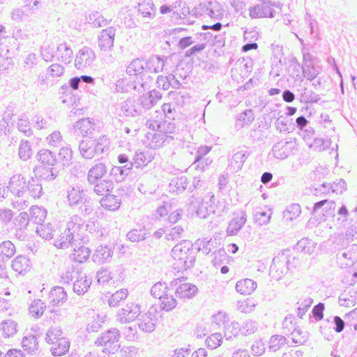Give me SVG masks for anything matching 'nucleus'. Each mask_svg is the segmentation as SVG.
<instances>
[{"instance_id": "obj_4", "label": "nucleus", "mask_w": 357, "mask_h": 357, "mask_svg": "<svg viewBox=\"0 0 357 357\" xmlns=\"http://www.w3.org/2000/svg\"><path fill=\"white\" fill-rule=\"evenodd\" d=\"M120 337V333L118 329L111 328L102 335L97 338L95 344L97 346H104L105 348L103 351L108 353H114L120 347L118 344Z\"/></svg>"}, {"instance_id": "obj_52", "label": "nucleus", "mask_w": 357, "mask_h": 357, "mask_svg": "<svg viewBox=\"0 0 357 357\" xmlns=\"http://www.w3.org/2000/svg\"><path fill=\"white\" fill-rule=\"evenodd\" d=\"M50 298L52 303L58 305L67 299V294L63 287H56L51 290Z\"/></svg>"}, {"instance_id": "obj_24", "label": "nucleus", "mask_w": 357, "mask_h": 357, "mask_svg": "<svg viewBox=\"0 0 357 357\" xmlns=\"http://www.w3.org/2000/svg\"><path fill=\"white\" fill-rule=\"evenodd\" d=\"M198 288L190 283H183L178 285L176 289V295L181 298H192L197 293Z\"/></svg>"}, {"instance_id": "obj_46", "label": "nucleus", "mask_w": 357, "mask_h": 357, "mask_svg": "<svg viewBox=\"0 0 357 357\" xmlns=\"http://www.w3.org/2000/svg\"><path fill=\"white\" fill-rule=\"evenodd\" d=\"M91 250L89 247H75L70 258L79 263L85 261L90 256Z\"/></svg>"}, {"instance_id": "obj_38", "label": "nucleus", "mask_w": 357, "mask_h": 357, "mask_svg": "<svg viewBox=\"0 0 357 357\" xmlns=\"http://www.w3.org/2000/svg\"><path fill=\"white\" fill-rule=\"evenodd\" d=\"M145 63L139 59H134L126 68V73L130 76H139L142 73H146Z\"/></svg>"}, {"instance_id": "obj_43", "label": "nucleus", "mask_w": 357, "mask_h": 357, "mask_svg": "<svg viewBox=\"0 0 357 357\" xmlns=\"http://www.w3.org/2000/svg\"><path fill=\"white\" fill-rule=\"evenodd\" d=\"M308 146L315 151L321 152L328 149L331 144V140L322 137H313L312 142H307Z\"/></svg>"}, {"instance_id": "obj_60", "label": "nucleus", "mask_w": 357, "mask_h": 357, "mask_svg": "<svg viewBox=\"0 0 357 357\" xmlns=\"http://www.w3.org/2000/svg\"><path fill=\"white\" fill-rule=\"evenodd\" d=\"M295 317L292 314L286 316L282 324V333L289 335L297 326L295 323Z\"/></svg>"}, {"instance_id": "obj_30", "label": "nucleus", "mask_w": 357, "mask_h": 357, "mask_svg": "<svg viewBox=\"0 0 357 357\" xmlns=\"http://www.w3.org/2000/svg\"><path fill=\"white\" fill-rule=\"evenodd\" d=\"M12 268L19 274H24L31 268L30 260L26 257L18 256L13 261Z\"/></svg>"}, {"instance_id": "obj_29", "label": "nucleus", "mask_w": 357, "mask_h": 357, "mask_svg": "<svg viewBox=\"0 0 357 357\" xmlns=\"http://www.w3.org/2000/svg\"><path fill=\"white\" fill-rule=\"evenodd\" d=\"M26 192H28L33 198H39L43 195L42 184L39 181V178L31 177L26 183Z\"/></svg>"}, {"instance_id": "obj_25", "label": "nucleus", "mask_w": 357, "mask_h": 357, "mask_svg": "<svg viewBox=\"0 0 357 357\" xmlns=\"http://www.w3.org/2000/svg\"><path fill=\"white\" fill-rule=\"evenodd\" d=\"M36 158L41 163L40 165L52 166L59 165L56 155L48 149H42L38 152Z\"/></svg>"}, {"instance_id": "obj_34", "label": "nucleus", "mask_w": 357, "mask_h": 357, "mask_svg": "<svg viewBox=\"0 0 357 357\" xmlns=\"http://www.w3.org/2000/svg\"><path fill=\"white\" fill-rule=\"evenodd\" d=\"M58 60L61 62L68 64L72 61L73 50L66 43H61L56 47Z\"/></svg>"}, {"instance_id": "obj_19", "label": "nucleus", "mask_w": 357, "mask_h": 357, "mask_svg": "<svg viewBox=\"0 0 357 357\" xmlns=\"http://www.w3.org/2000/svg\"><path fill=\"white\" fill-rule=\"evenodd\" d=\"M133 167L121 165L120 166L114 165L109 171V176L117 183L125 181L126 177L131 173Z\"/></svg>"}, {"instance_id": "obj_21", "label": "nucleus", "mask_w": 357, "mask_h": 357, "mask_svg": "<svg viewBox=\"0 0 357 357\" xmlns=\"http://www.w3.org/2000/svg\"><path fill=\"white\" fill-rule=\"evenodd\" d=\"M87 197L83 189L79 187H70L67 191V198L69 205L77 206Z\"/></svg>"}, {"instance_id": "obj_8", "label": "nucleus", "mask_w": 357, "mask_h": 357, "mask_svg": "<svg viewBox=\"0 0 357 357\" xmlns=\"http://www.w3.org/2000/svg\"><path fill=\"white\" fill-rule=\"evenodd\" d=\"M140 314V306L135 303H128L119 310L116 314L117 320L121 323H130L135 320Z\"/></svg>"}, {"instance_id": "obj_12", "label": "nucleus", "mask_w": 357, "mask_h": 357, "mask_svg": "<svg viewBox=\"0 0 357 357\" xmlns=\"http://www.w3.org/2000/svg\"><path fill=\"white\" fill-rule=\"evenodd\" d=\"M116 29L114 26H109L103 29L98 36V46L102 51H108L114 45Z\"/></svg>"}, {"instance_id": "obj_41", "label": "nucleus", "mask_w": 357, "mask_h": 357, "mask_svg": "<svg viewBox=\"0 0 357 357\" xmlns=\"http://www.w3.org/2000/svg\"><path fill=\"white\" fill-rule=\"evenodd\" d=\"M86 20L93 27H102L109 24L112 20H107L100 15L99 12L95 11L86 17Z\"/></svg>"}, {"instance_id": "obj_40", "label": "nucleus", "mask_w": 357, "mask_h": 357, "mask_svg": "<svg viewBox=\"0 0 357 357\" xmlns=\"http://www.w3.org/2000/svg\"><path fill=\"white\" fill-rule=\"evenodd\" d=\"M58 155V162H59L61 168L64 167H69L72 164L73 151L70 147L65 146L61 148Z\"/></svg>"}, {"instance_id": "obj_22", "label": "nucleus", "mask_w": 357, "mask_h": 357, "mask_svg": "<svg viewBox=\"0 0 357 357\" xmlns=\"http://www.w3.org/2000/svg\"><path fill=\"white\" fill-rule=\"evenodd\" d=\"M348 248L346 247L345 250L338 256V260L342 266H353L357 261V247H352L351 250H347Z\"/></svg>"}, {"instance_id": "obj_55", "label": "nucleus", "mask_w": 357, "mask_h": 357, "mask_svg": "<svg viewBox=\"0 0 357 357\" xmlns=\"http://www.w3.org/2000/svg\"><path fill=\"white\" fill-rule=\"evenodd\" d=\"M255 119V115L252 109H246L239 114L236 119V126L243 128L246 125H249Z\"/></svg>"}, {"instance_id": "obj_54", "label": "nucleus", "mask_w": 357, "mask_h": 357, "mask_svg": "<svg viewBox=\"0 0 357 357\" xmlns=\"http://www.w3.org/2000/svg\"><path fill=\"white\" fill-rule=\"evenodd\" d=\"M0 331L5 337H9L17 332V324L12 320H5L0 323Z\"/></svg>"}, {"instance_id": "obj_45", "label": "nucleus", "mask_w": 357, "mask_h": 357, "mask_svg": "<svg viewBox=\"0 0 357 357\" xmlns=\"http://www.w3.org/2000/svg\"><path fill=\"white\" fill-rule=\"evenodd\" d=\"M121 112L128 117L138 116L140 114L135 107V101L131 99H127L121 103Z\"/></svg>"}, {"instance_id": "obj_44", "label": "nucleus", "mask_w": 357, "mask_h": 357, "mask_svg": "<svg viewBox=\"0 0 357 357\" xmlns=\"http://www.w3.org/2000/svg\"><path fill=\"white\" fill-rule=\"evenodd\" d=\"M286 344H287V340L284 336L280 335H272L269 340L268 351L276 352Z\"/></svg>"}, {"instance_id": "obj_61", "label": "nucleus", "mask_w": 357, "mask_h": 357, "mask_svg": "<svg viewBox=\"0 0 357 357\" xmlns=\"http://www.w3.org/2000/svg\"><path fill=\"white\" fill-rule=\"evenodd\" d=\"M17 127L20 132L26 136L32 135V130L30 128L29 119L26 114H22L18 119Z\"/></svg>"}, {"instance_id": "obj_32", "label": "nucleus", "mask_w": 357, "mask_h": 357, "mask_svg": "<svg viewBox=\"0 0 357 357\" xmlns=\"http://www.w3.org/2000/svg\"><path fill=\"white\" fill-rule=\"evenodd\" d=\"M188 185V178L185 176L173 178L169 183L170 191L176 195L181 194L186 190Z\"/></svg>"}, {"instance_id": "obj_57", "label": "nucleus", "mask_w": 357, "mask_h": 357, "mask_svg": "<svg viewBox=\"0 0 357 357\" xmlns=\"http://www.w3.org/2000/svg\"><path fill=\"white\" fill-rule=\"evenodd\" d=\"M45 308L46 305L41 300H34L29 307V314L35 318H39L43 315Z\"/></svg>"}, {"instance_id": "obj_51", "label": "nucleus", "mask_w": 357, "mask_h": 357, "mask_svg": "<svg viewBox=\"0 0 357 357\" xmlns=\"http://www.w3.org/2000/svg\"><path fill=\"white\" fill-rule=\"evenodd\" d=\"M301 213V208L298 204H291L283 211V219L291 221L296 219Z\"/></svg>"}, {"instance_id": "obj_3", "label": "nucleus", "mask_w": 357, "mask_h": 357, "mask_svg": "<svg viewBox=\"0 0 357 357\" xmlns=\"http://www.w3.org/2000/svg\"><path fill=\"white\" fill-rule=\"evenodd\" d=\"M152 81L153 77L149 73H142L139 76L135 75L133 77H130L129 80L124 79L118 81L116 87L118 88V91L123 93L135 91L142 93L149 89Z\"/></svg>"}, {"instance_id": "obj_37", "label": "nucleus", "mask_w": 357, "mask_h": 357, "mask_svg": "<svg viewBox=\"0 0 357 357\" xmlns=\"http://www.w3.org/2000/svg\"><path fill=\"white\" fill-rule=\"evenodd\" d=\"M29 218L34 224L41 225L47 216V211L43 207L33 206L30 208Z\"/></svg>"}, {"instance_id": "obj_50", "label": "nucleus", "mask_w": 357, "mask_h": 357, "mask_svg": "<svg viewBox=\"0 0 357 357\" xmlns=\"http://www.w3.org/2000/svg\"><path fill=\"white\" fill-rule=\"evenodd\" d=\"M93 185V191L98 195H102L105 193L112 191V182L109 180H100L96 183H89Z\"/></svg>"}, {"instance_id": "obj_62", "label": "nucleus", "mask_w": 357, "mask_h": 357, "mask_svg": "<svg viewBox=\"0 0 357 357\" xmlns=\"http://www.w3.org/2000/svg\"><path fill=\"white\" fill-rule=\"evenodd\" d=\"M169 289L167 284L165 282H158L155 283L151 289V294L154 298L160 299L165 296Z\"/></svg>"}, {"instance_id": "obj_56", "label": "nucleus", "mask_w": 357, "mask_h": 357, "mask_svg": "<svg viewBox=\"0 0 357 357\" xmlns=\"http://www.w3.org/2000/svg\"><path fill=\"white\" fill-rule=\"evenodd\" d=\"M63 332L59 326H51L46 332L45 341L47 343L52 344L56 342L59 338H64Z\"/></svg>"}, {"instance_id": "obj_6", "label": "nucleus", "mask_w": 357, "mask_h": 357, "mask_svg": "<svg viewBox=\"0 0 357 357\" xmlns=\"http://www.w3.org/2000/svg\"><path fill=\"white\" fill-rule=\"evenodd\" d=\"M335 202L333 200L327 199H322L314 204L312 213L316 216L322 214L320 218V222L326 221L328 218H333L335 216Z\"/></svg>"}, {"instance_id": "obj_7", "label": "nucleus", "mask_w": 357, "mask_h": 357, "mask_svg": "<svg viewBox=\"0 0 357 357\" xmlns=\"http://www.w3.org/2000/svg\"><path fill=\"white\" fill-rule=\"evenodd\" d=\"M296 141L295 138H290L289 140H281L275 144L271 149L273 156L280 160L287 158L296 148Z\"/></svg>"}, {"instance_id": "obj_33", "label": "nucleus", "mask_w": 357, "mask_h": 357, "mask_svg": "<svg viewBox=\"0 0 357 357\" xmlns=\"http://www.w3.org/2000/svg\"><path fill=\"white\" fill-rule=\"evenodd\" d=\"M152 160L151 155L149 151H136L132 158L133 167L142 169Z\"/></svg>"}, {"instance_id": "obj_49", "label": "nucleus", "mask_w": 357, "mask_h": 357, "mask_svg": "<svg viewBox=\"0 0 357 357\" xmlns=\"http://www.w3.org/2000/svg\"><path fill=\"white\" fill-rule=\"evenodd\" d=\"M321 98L319 94L315 93L312 90L304 88L301 90L299 100L302 103L312 104L317 103L320 100Z\"/></svg>"}, {"instance_id": "obj_35", "label": "nucleus", "mask_w": 357, "mask_h": 357, "mask_svg": "<svg viewBox=\"0 0 357 357\" xmlns=\"http://www.w3.org/2000/svg\"><path fill=\"white\" fill-rule=\"evenodd\" d=\"M113 251L109 247H97L93 255V260L96 263L103 264L112 256Z\"/></svg>"}, {"instance_id": "obj_26", "label": "nucleus", "mask_w": 357, "mask_h": 357, "mask_svg": "<svg viewBox=\"0 0 357 357\" xmlns=\"http://www.w3.org/2000/svg\"><path fill=\"white\" fill-rule=\"evenodd\" d=\"M100 203L105 209L114 211L119 208L121 200L116 195L107 194L100 199Z\"/></svg>"}, {"instance_id": "obj_11", "label": "nucleus", "mask_w": 357, "mask_h": 357, "mask_svg": "<svg viewBox=\"0 0 357 357\" xmlns=\"http://www.w3.org/2000/svg\"><path fill=\"white\" fill-rule=\"evenodd\" d=\"M26 183L24 176L15 174L10 178L7 188L13 195L20 197L26 192Z\"/></svg>"}, {"instance_id": "obj_31", "label": "nucleus", "mask_w": 357, "mask_h": 357, "mask_svg": "<svg viewBox=\"0 0 357 357\" xmlns=\"http://www.w3.org/2000/svg\"><path fill=\"white\" fill-rule=\"evenodd\" d=\"M94 145V155H100L109 150V139L105 135H102L98 137L94 136L93 138Z\"/></svg>"}, {"instance_id": "obj_39", "label": "nucleus", "mask_w": 357, "mask_h": 357, "mask_svg": "<svg viewBox=\"0 0 357 357\" xmlns=\"http://www.w3.org/2000/svg\"><path fill=\"white\" fill-rule=\"evenodd\" d=\"M250 153L247 151H240L236 152L231 158L230 165L234 170L238 172L241 169L245 161L250 155Z\"/></svg>"}, {"instance_id": "obj_23", "label": "nucleus", "mask_w": 357, "mask_h": 357, "mask_svg": "<svg viewBox=\"0 0 357 357\" xmlns=\"http://www.w3.org/2000/svg\"><path fill=\"white\" fill-rule=\"evenodd\" d=\"M93 138L86 137L79 141V151L85 159H92L94 157Z\"/></svg>"}, {"instance_id": "obj_47", "label": "nucleus", "mask_w": 357, "mask_h": 357, "mask_svg": "<svg viewBox=\"0 0 357 357\" xmlns=\"http://www.w3.org/2000/svg\"><path fill=\"white\" fill-rule=\"evenodd\" d=\"M91 282L85 275L79 276L73 283V291L78 295L84 294L87 291Z\"/></svg>"}, {"instance_id": "obj_53", "label": "nucleus", "mask_w": 357, "mask_h": 357, "mask_svg": "<svg viewBox=\"0 0 357 357\" xmlns=\"http://www.w3.org/2000/svg\"><path fill=\"white\" fill-rule=\"evenodd\" d=\"M303 75L306 77L310 82L314 80L318 75L320 74L321 68L318 66H315L314 63L312 65H307L301 66Z\"/></svg>"}, {"instance_id": "obj_36", "label": "nucleus", "mask_w": 357, "mask_h": 357, "mask_svg": "<svg viewBox=\"0 0 357 357\" xmlns=\"http://www.w3.org/2000/svg\"><path fill=\"white\" fill-rule=\"evenodd\" d=\"M138 12L142 17L153 19L155 15V6L152 0L144 1L138 4Z\"/></svg>"}, {"instance_id": "obj_10", "label": "nucleus", "mask_w": 357, "mask_h": 357, "mask_svg": "<svg viewBox=\"0 0 357 357\" xmlns=\"http://www.w3.org/2000/svg\"><path fill=\"white\" fill-rule=\"evenodd\" d=\"M95 58L94 52L90 47H84L79 50L76 56L75 66L78 70L89 66L93 63Z\"/></svg>"}, {"instance_id": "obj_13", "label": "nucleus", "mask_w": 357, "mask_h": 357, "mask_svg": "<svg viewBox=\"0 0 357 357\" xmlns=\"http://www.w3.org/2000/svg\"><path fill=\"white\" fill-rule=\"evenodd\" d=\"M73 130L75 132L79 131L83 138H94V123L89 119H82L77 121L73 126Z\"/></svg>"}, {"instance_id": "obj_20", "label": "nucleus", "mask_w": 357, "mask_h": 357, "mask_svg": "<svg viewBox=\"0 0 357 357\" xmlns=\"http://www.w3.org/2000/svg\"><path fill=\"white\" fill-rule=\"evenodd\" d=\"M161 98V93L155 89H153L149 91L146 94L140 96L139 101L140 102V104L143 108L149 109L153 107Z\"/></svg>"}, {"instance_id": "obj_14", "label": "nucleus", "mask_w": 357, "mask_h": 357, "mask_svg": "<svg viewBox=\"0 0 357 357\" xmlns=\"http://www.w3.org/2000/svg\"><path fill=\"white\" fill-rule=\"evenodd\" d=\"M167 57L165 56L153 55L145 61V70L146 73H158L164 69Z\"/></svg>"}, {"instance_id": "obj_18", "label": "nucleus", "mask_w": 357, "mask_h": 357, "mask_svg": "<svg viewBox=\"0 0 357 357\" xmlns=\"http://www.w3.org/2000/svg\"><path fill=\"white\" fill-rule=\"evenodd\" d=\"M357 301V289L355 288H347L340 294L338 303L340 306L349 307L354 306Z\"/></svg>"}, {"instance_id": "obj_42", "label": "nucleus", "mask_w": 357, "mask_h": 357, "mask_svg": "<svg viewBox=\"0 0 357 357\" xmlns=\"http://www.w3.org/2000/svg\"><path fill=\"white\" fill-rule=\"evenodd\" d=\"M268 126L267 123L259 125L255 128H252L249 132V139L252 142H261L264 140L266 136V130H268Z\"/></svg>"}, {"instance_id": "obj_27", "label": "nucleus", "mask_w": 357, "mask_h": 357, "mask_svg": "<svg viewBox=\"0 0 357 357\" xmlns=\"http://www.w3.org/2000/svg\"><path fill=\"white\" fill-rule=\"evenodd\" d=\"M257 282L251 279L245 278L238 281L236 284V290L243 295L251 294L257 288Z\"/></svg>"}, {"instance_id": "obj_28", "label": "nucleus", "mask_w": 357, "mask_h": 357, "mask_svg": "<svg viewBox=\"0 0 357 357\" xmlns=\"http://www.w3.org/2000/svg\"><path fill=\"white\" fill-rule=\"evenodd\" d=\"M50 349L52 354L54 356H61L66 354L70 348V341L67 337L59 338L56 342L52 344Z\"/></svg>"}, {"instance_id": "obj_1", "label": "nucleus", "mask_w": 357, "mask_h": 357, "mask_svg": "<svg viewBox=\"0 0 357 357\" xmlns=\"http://www.w3.org/2000/svg\"><path fill=\"white\" fill-rule=\"evenodd\" d=\"M85 220L78 215H73L67 222V227L60 235V238L53 245H63L67 243L72 245H81L89 242V238L79 234V229L84 226Z\"/></svg>"}, {"instance_id": "obj_63", "label": "nucleus", "mask_w": 357, "mask_h": 357, "mask_svg": "<svg viewBox=\"0 0 357 357\" xmlns=\"http://www.w3.org/2000/svg\"><path fill=\"white\" fill-rule=\"evenodd\" d=\"M272 213L271 211H265L263 210L257 211L254 214L255 223L260 226L268 224L271 220Z\"/></svg>"}, {"instance_id": "obj_48", "label": "nucleus", "mask_w": 357, "mask_h": 357, "mask_svg": "<svg viewBox=\"0 0 357 357\" xmlns=\"http://www.w3.org/2000/svg\"><path fill=\"white\" fill-rule=\"evenodd\" d=\"M151 312L142 315L139 319L138 326L139 329L146 333H151L155 328V324L153 319L150 317Z\"/></svg>"}, {"instance_id": "obj_58", "label": "nucleus", "mask_w": 357, "mask_h": 357, "mask_svg": "<svg viewBox=\"0 0 357 357\" xmlns=\"http://www.w3.org/2000/svg\"><path fill=\"white\" fill-rule=\"evenodd\" d=\"M40 227L36 228V232L40 237L45 240L52 239L54 237V233L56 231L54 226L51 223L46 225H40Z\"/></svg>"}, {"instance_id": "obj_15", "label": "nucleus", "mask_w": 357, "mask_h": 357, "mask_svg": "<svg viewBox=\"0 0 357 357\" xmlns=\"http://www.w3.org/2000/svg\"><path fill=\"white\" fill-rule=\"evenodd\" d=\"M146 138L150 140L149 146L151 149H156L162 147L165 143H169L174 137L169 135H165L162 132H148Z\"/></svg>"}, {"instance_id": "obj_64", "label": "nucleus", "mask_w": 357, "mask_h": 357, "mask_svg": "<svg viewBox=\"0 0 357 357\" xmlns=\"http://www.w3.org/2000/svg\"><path fill=\"white\" fill-rule=\"evenodd\" d=\"M241 333V327L238 322L233 321L225 326V337L226 340H231Z\"/></svg>"}, {"instance_id": "obj_9", "label": "nucleus", "mask_w": 357, "mask_h": 357, "mask_svg": "<svg viewBox=\"0 0 357 357\" xmlns=\"http://www.w3.org/2000/svg\"><path fill=\"white\" fill-rule=\"evenodd\" d=\"M61 169L62 168L60 165L52 166L38 165L33 169V173L36 177L40 180L52 181L59 176Z\"/></svg>"}, {"instance_id": "obj_5", "label": "nucleus", "mask_w": 357, "mask_h": 357, "mask_svg": "<svg viewBox=\"0 0 357 357\" xmlns=\"http://www.w3.org/2000/svg\"><path fill=\"white\" fill-rule=\"evenodd\" d=\"M261 5H256L249 9V15L252 19L263 17H274L275 10L273 8L275 6V2L270 0H259Z\"/></svg>"}, {"instance_id": "obj_17", "label": "nucleus", "mask_w": 357, "mask_h": 357, "mask_svg": "<svg viewBox=\"0 0 357 357\" xmlns=\"http://www.w3.org/2000/svg\"><path fill=\"white\" fill-rule=\"evenodd\" d=\"M107 173V167L102 162H98L93 165L89 170L87 181L89 183H96L102 178Z\"/></svg>"}, {"instance_id": "obj_59", "label": "nucleus", "mask_w": 357, "mask_h": 357, "mask_svg": "<svg viewBox=\"0 0 357 357\" xmlns=\"http://www.w3.org/2000/svg\"><path fill=\"white\" fill-rule=\"evenodd\" d=\"M22 347L29 353H33L38 349V339L33 335L24 337L22 341Z\"/></svg>"}, {"instance_id": "obj_16", "label": "nucleus", "mask_w": 357, "mask_h": 357, "mask_svg": "<svg viewBox=\"0 0 357 357\" xmlns=\"http://www.w3.org/2000/svg\"><path fill=\"white\" fill-rule=\"evenodd\" d=\"M234 218L229 223L227 229V233L229 235L236 234L245 224L247 220L246 213L241 211L240 213H235Z\"/></svg>"}, {"instance_id": "obj_2", "label": "nucleus", "mask_w": 357, "mask_h": 357, "mask_svg": "<svg viewBox=\"0 0 357 357\" xmlns=\"http://www.w3.org/2000/svg\"><path fill=\"white\" fill-rule=\"evenodd\" d=\"M202 251L208 255L212 252L211 247H173L172 256L176 260L175 269L186 271L194 266L197 252Z\"/></svg>"}]
</instances>
